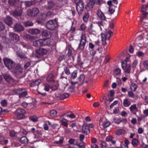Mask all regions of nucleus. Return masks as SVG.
Instances as JSON below:
<instances>
[{
  "mask_svg": "<svg viewBox=\"0 0 148 148\" xmlns=\"http://www.w3.org/2000/svg\"><path fill=\"white\" fill-rule=\"evenodd\" d=\"M137 61L136 60H135L134 61L132 64V68L133 71L136 68V66L137 64Z\"/></svg>",
  "mask_w": 148,
  "mask_h": 148,
  "instance_id": "60",
  "label": "nucleus"
},
{
  "mask_svg": "<svg viewBox=\"0 0 148 148\" xmlns=\"http://www.w3.org/2000/svg\"><path fill=\"white\" fill-rule=\"evenodd\" d=\"M77 62L78 64L80 66H82L84 62L80 59L79 56H78L77 58Z\"/></svg>",
  "mask_w": 148,
  "mask_h": 148,
  "instance_id": "51",
  "label": "nucleus"
},
{
  "mask_svg": "<svg viewBox=\"0 0 148 148\" xmlns=\"http://www.w3.org/2000/svg\"><path fill=\"white\" fill-rule=\"evenodd\" d=\"M96 23H94L93 24L91 23L88 28L89 31H91L92 32H95V30L97 28Z\"/></svg>",
  "mask_w": 148,
  "mask_h": 148,
  "instance_id": "26",
  "label": "nucleus"
},
{
  "mask_svg": "<svg viewBox=\"0 0 148 148\" xmlns=\"http://www.w3.org/2000/svg\"><path fill=\"white\" fill-rule=\"evenodd\" d=\"M104 21L101 20L100 21L96 23V25H98L101 30H102V28H103L105 24V23L103 22V21Z\"/></svg>",
  "mask_w": 148,
  "mask_h": 148,
  "instance_id": "30",
  "label": "nucleus"
},
{
  "mask_svg": "<svg viewBox=\"0 0 148 148\" xmlns=\"http://www.w3.org/2000/svg\"><path fill=\"white\" fill-rule=\"evenodd\" d=\"M130 104V102L127 98H125L123 100V105L125 107H128Z\"/></svg>",
  "mask_w": 148,
  "mask_h": 148,
  "instance_id": "31",
  "label": "nucleus"
},
{
  "mask_svg": "<svg viewBox=\"0 0 148 148\" xmlns=\"http://www.w3.org/2000/svg\"><path fill=\"white\" fill-rule=\"evenodd\" d=\"M89 16L90 14L88 12L85 13L82 18L84 22L86 23L87 22Z\"/></svg>",
  "mask_w": 148,
  "mask_h": 148,
  "instance_id": "28",
  "label": "nucleus"
},
{
  "mask_svg": "<svg viewBox=\"0 0 148 148\" xmlns=\"http://www.w3.org/2000/svg\"><path fill=\"white\" fill-rule=\"evenodd\" d=\"M47 51V49L43 48H40L35 51L36 57L38 58H40L41 56L45 55Z\"/></svg>",
  "mask_w": 148,
  "mask_h": 148,
  "instance_id": "8",
  "label": "nucleus"
},
{
  "mask_svg": "<svg viewBox=\"0 0 148 148\" xmlns=\"http://www.w3.org/2000/svg\"><path fill=\"white\" fill-rule=\"evenodd\" d=\"M39 10L37 8L29 9L27 11V15L29 16L34 17L36 16L39 12Z\"/></svg>",
  "mask_w": 148,
  "mask_h": 148,
  "instance_id": "9",
  "label": "nucleus"
},
{
  "mask_svg": "<svg viewBox=\"0 0 148 148\" xmlns=\"http://www.w3.org/2000/svg\"><path fill=\"white\" fill-rule=\"evenodd\" d=\"M24 38L25 39L28 40H30L31 39V36L29 34H27L26 35H25L24 36Z\"/></svg>",
  "mask_w": 148,
  "mask_h": 148,
  "instance_id": "61",
  "label": "nucleus"
},
{
  "mask_svg": "<svg viewBox=\"0 0 148 148\" xmlns=\"http://www.w3.org/2000/svg\"><path fill=\"white\" fill-rule=\"evenodd\" d=\"M56 114L57 112L55 110H51L50 112V115L52 117H54L56 116Z\"/></svg>",
  "mask_w": 148,
  "mask_h": 148,
  "instance_id": "45",
  "label": "nucleus"
},
{
  "mask_svg": "<svg viewBox=\"0 0 148 148\" xmlns=\"http://www.w3.org/2000/svg\"><path fill=\"white\" fill-rule=\"evenodd\" d=\"M148 6L147 5H143L141 6V12H144L146 11L147 8Z\"/></svg>",
  "mask_w": 148,
  "mask_h": 148,
  "instance_id": "54",
  "label": "nucleus"
},
{
  "mask_svg": "<svg viewBox=\"0 0 148 148\" xmlns=\"http://www.w3.org/2000/svg\"><path fill=\"white\" fill-rule=\"evenodd\" d=\"M29 118L30 120L34 122H37L38 121L37 116L34 115L29 116Z\"/></svg>",
  "mask_w": 148,
  "mask_h": 148,
  "instance_id": "38",
  "label": "nucleus"
},
{
  "mask_svg": "<svg viewBox=\"0 0 148 148\" xmlns=\"http://www.w3.org/2000/svg\"><path fill=\"white\" fill-rule=\"evenodd\" d=\"M86 41V37L85 35L82 34L81 37L80 43L77 48V49L80 51L84 50Z\"/></svg>",
  "mask_w": 148,
  "mask_h": 148,
  "instance_id": "6",
  "label": "nucleus"
},
{
  "mask_svg": "<svg viewBox=\"0 0 148 148\" xmlns=\"http://www.w3.org/2000/svg\"><path fill=\"white\" fill-rule=\"evenodd\" d=\"M79 81L81 83H83L85 79V76L83 74H81L78 78Z\"/></svg>",
  "mask_w": 148,
  "mask_h": 148,
  "instance_id": "39",
  "label": "nucleus"
},
{
  "mask_svg": "<svg viewBox=\"0 0 148 148\" xmlns=\"http://www.w3.org/2000/svg\"><path fill=\"white\" fill-rule=\"evenodd\" d=\"M29 33L33 35H38L41 32V30L38 28H30L28 30Z\"/></svg>",
  "mask_w": 148,
  "mask_h": 148,
  "instance_id": "12",
  "label": "nucleus"
},
{
  "mask_svg": "<svg viewBox=\"0 0 148 148\" xmlns=\"http://www.w3.org/2000/svg\"><path fill=\"white\" fill-rule=\"evenodd\" d=\"M75 2L78 14L80 16L84 11V4L83 0H75Z\"/></svg>",
  "mask_w": 148,
  "mask_h": 148,
  "instance_id": "3",
  "label": "nucleus"
},
{
  "mask_svg": "<svg viewBox=\"0 0 148 148\" xmlns=\"http://www.w3.org/2000/svg\"><path fill=\"white\" fill-rule=\"evenodd\" d=\"M129 109L133 114L136 115V112L138 111V109L137 108L136 105L135 104H134L132 105L129 108Z\"/></svg>",
  "mask_w": 148,
  "mask_h": 148,
  "instance_id": "21",
  "label": "nucleus"
},
{
  "mask_svg": "<svg viewBox=\"0 0 148 148\" xmlns=\"http://www.w3.org/2000/svg\"><path fill=\"white\" fill-rule=\"evenodd\" d=\"M25 113L26 111L20 108L17 109L15 112L17 119L19 120L22 119L25 117L24 114Z\"/></svg>",
  "mask_w": 148,
  "mask_h": 148,
  "instance_id": "7",
  "label": "nucleus"
},
{
  "mask_svg": "<svg viewBox=\"0 0 148 148\" xmlns=\"http://www.w3.org/2000/svg\"><path fill=\"white\" fill-rule=\"evenodd\" d=\"M73 86H71L68 88L69 91L71 93L75 91L74 87Z\"/></svg>",
  "mask_w": 148,
  "mask_h": 148,
  "instance_id": "63",
  "label": "nucleus"
},
{
  "mask_svg": "<svg viewBox=\"0 0 148 148\" xmlns=\"http://www.w3.org/2000/svg\"><path fill=\"white\" fill-rule=\"evenodd\" d=\"M120 119L118 118H115L114 119V122L115 123L118 125L120 123Z\"/></svg>",
  "mask_w": 148,
  "mask_h": 148,
  "instance_id": "57",
  "label": "nucleus"
},
{
  "mask_svg": "<svg viewBox=\"0 0 148 148\" xmlns=\"http://www.w3.org/2000/svg\"><path fill=\"white\" fill-rule=\"evenodd\" d=\"M111 123L109 121L104 122L103 123V126L104 128H106L110 126Z\"/></svg>",
  "mask_w": 148,
  "mask_h": 148,
  "instance_id": "46",
  "label": "nucleus"
},
{
  "mask_svg": "<svg viewBox=\"0 0 148 148\" xmlns=\"http://www.w3.org/2000/svg\"><path fill=\"white\" fill-rule=\"evenodd\" d=\"M143 65L146 69H148V60H146L144 62Z\"/></svg>",
  "mask_w": 148,
  "mask_h": 148,
  "instance_id": "64",
  "label": "nucleus"
},
{
  "mask_svg": "<svg viewBox=\"0 0 148 148\" xmlns=\"http://www.w3.org/2000/svg\"><path fill=\"white\" fill-rule=\"evenodd\" d=\"M22 10H17L16 9L13 11L11 14V15L14 17H16L21 16L22 14Z\"/></svg>",
  "mask_w": 148,
  "mask_h": 148,
  "instance_id": "17",
  "label": "nucleus"
},
{
  "mask_svg": "<svg viewBox=\"0 0 148 148\" xmlns=\"http://www.w3.org/2000/svg\"><path fill=\"white\" fill-rule=\"evenodd\" d=\"M64 138L62 137H61L59 138L58 141H55L54 143L56 144H62L63 142Z\"/></svg>",
  "mask_w": 148,
  "mask_h": 148,
  "instance_id": "47",
  "label": "nucleus"
},
{
  "mask_svg": "<svg viewBox=\"0 0 148 148\" xmlns=\"http://www.w3.org/2000/svg\"><path fill=\"white\" fill-rule=\"evenodd\" d=\"M8 2L11 6L13 7L16 9L19 8L21 3L19 0H8Z\"/></svg>",
  "mask_w": 148,
  "mask_h": 148,
  "instance_id": "10",
  "label": "nucleus"
},
{
  "mask_svg": "<svg viewBox=\"0 0 148 148\" xmlns=\"http://www.w3.org/2000/svg\"><path fill=\"white\" fill-rule=\"evenodd\" d=\"M24 89L23 88H18L14 89L13 91L15 93L17 94H19Z\"/></svg>",
  "mask_w": 148,
  "mask_h": 148,
  "instance_id": "40",
  "label": "nucleus"
},
{
  "mask_svg": "<svg viewBox=\"0 0 148 148\" xmlns=\"http://www.w3.org/2000/svg\"><path fill=\"white\" fill-rule=\"evenodd\" d=\"M100 145H101V147L106 148L107 147L108 145L104 141H101L100 142Z\"/></svg>",
  "mask_w": 148,
  "mask_h": 148,
  "instance_id": "53",
  "label": "nucleus"
},
{
  "mask_svg": "<svg viewBox=\"0 0 148 148\" xmlns=\"http://www.w3.org/2000/svg\"><path fill=\"white\" fill-rule=\"evenodd\" d=\"M77 72L76 71H74L71 75V79H74L75 78L77 77Z\"/></svg>",
  "mask_w": 148,
  "mask_h": 148,
  "instance_id": "48",
  "label": "nucleus"
},
{
  "mask_svg": "<svg viewBox=\"0 0 148 148\" xmlns=\"http://www.w3.org/2000/svg\"><path fill=\"white\" fill-rule=\"evenodd\" d=\"M9 36L12 40H15L16 42L18 41L20 39L19 36L18 35L13 33H10Z\"/></svg>",
  "mask_w": 148,
  "mask_h": 148,
  "instance_id": "20",
  "label": "nucleus"
},
{
  "mask_svg": "<svg viewBox=\"0 0 148 148\" xmlns=\"http://www.w3.org/2000/svg\"><path fill=\"white\" fill-rule=\"evenodd\" d=\"M3 61L5 66L10 70L13 69L15 64L13 60L7 57L4 58Z\"/></svg>",
  "mask_w": 148,
  "mask_h": 148,
  "instance_id": "5",
  "label": "nucleus"
},
{
  "mask_svg": "<svg viewBox=\"0 0 148 148\" xmlns=\"http://www.w3.org/2000/svg\"><path fill=\"white\" fill-rule=\"evenodd\" d=\"M46 18V14H43L39 16L38 18V19H39V21H45Z\"/></svg>",
  "mask_w": 148,
  "mask_h": 148,
  "instance_id": "34",
  "label": "nucleus"
},
{
  "mask_svg": "<svg viewBox=\"0 0 148 148\" xmlns=\"http://www.w3.org/2000/svg\"><path fill=\"white\" fill-rule=\"evenodd\" d=\"M47 38L40 39V46H44L46 45H47L48 44L47 40Z\"/></svg>",
  "mask_w": 148,
  "mask_h": 148,
  "instance_id": "24",
  "label": "nucleus"
},
{
  "mask_svg": "<svg viewBox=\"0 0 148 148\" xmlns=\"http://www.w3.org/2000/svg\"><path fill=\"white\" fill-rule=\"evenodd\" d=\"M27 91H22L19 95V97L20 98L26 96L27 95Z\"/></svg>",
  "mask_w": 148,
  "mask_h": 148,
  "instance_id": "50",
  "label": "nucleus"
},
{
  "mask_svg": "<svg viewBox=\"0 0 148 148\" xmlns=\"http://www.w3.org/2000/svg\"><path fill=\"white\" fill-rule=\"evenodd\" d=\"M82 132L86 135L90 133V130L86 123L83 124L82 127Z\"/></svg>",
  "mask_w": 148,
  "mask_h": 148,
  "instance_id": "14",
  "label": "nucleus"
},
{
  "mask_svg": "<svg viewBox=\"0 0 148 148\" xmlns=\"http://www.w3.org/2000/svg\"><path fill=\"white\" fill-rule=\"evenodd\" d=\"M33 45L36 47H40V40L34 41L33 42Z\"/></svg>",
  "mask_w": 148,
  "mask_h": 148,
  "instance_id": "42",
  "label": "nucleus"
},
{
  "mask_svg": "<svg viewBox=\"0 0 148 148\" xmlns=\"http://www.w3.org/2000/svg\"><path fill=\"white\" fill-rule=\"evenodd\" d=\"M16 55L21 60L23 61L27 58L25 55L21 50L16 51Z\"/></svg>",
  "mask_w": 148,
  "mask_h": 148,
  "instance_id": "11",
  "label": "nucleus"
},
{
  "mask_svg": "<svg viewBox=\"0 0 148 148\" xmlns=\"http://www.w3.org/2000/svg\"><path fill=\"white\" fill-rule=\"evenodd\" d=\"M3 77L6 82H10L14 81V79L9 73H5L3 75Z\"/></svg>",
  "mask_w": 148,
  "mask_h": 148,
  "instance_id": "16",
  "label": "nucleus"
},
{
  "mask_svg": "<svg viewBox=\"0 0 148 148\" xmlns=\"http://www.w3.org/2000/svg\"><path fill=\"white\" fill-rule=\"evenodd\" d=\"M69 95L68 93H64L63 94L61 95L60 99L63 100L66 99L69 96Z\"/></svg>",
  "mask_w": 148,
  "mask_h": 148,
  "instance_id": "41",
  "label": "nucleus"
},
{
  "mask_svg": "<svg viewBox=\"0 0 148 148\" xmlns=\"http://www.w3.org/2000/svg\"><path fill=\"white\" fill-rule=\"evenodd\" d=\"M71 59V58L68 57L67 55H60L59 56L58 59L59 62H61L63 60H64L65 62H67Z\"/></svg>",
  "mask_w": 148,
  "mask_h": 148,
  "instance_id": "18",
  "label": "nucleus"
},
{
  "mask_svg": "<svg viewBox=\"0 0 148 148\" xmlns=\"http://www.w3.org/2000/svg\"><path fill=\"white\" fill-rule=\"evenodd\" d=\"M75 145L78 146L79 148H85V145L84 143L81 140H77L76 144Z\"/></svg>",
  "mask_w": 148,
  "mask_h": 148,
  "instance_id": "25",
  "label": "nucleus"
},
{
  "mask_svg": "<svg viewBox=\"0 0 148 148\" xmlns=\"http://www.w3.org/2000/svg\"><path fill=\"white\" fill-rule=\"evenodd\" d=\"M4 21L6 24L10 26L13 24V18L10 16H7L4 18Z\"/></svg>",
  "mask_w": 148,
  "mask_h": 148,
  "instance_id": "15",
  "label": "nucleus"
},
{
  "mask_svg": "<svg viewBox=\"0 0 148 148\" xmlns=\"http://www.w3.org/2000/svg\"><path fill=\"white\" fill-rule=\"evenodd\" d=\"M122 130L121 129H119L116 130L115 132L116 135H119L122 134Z\"/></svg>",
  "mask_w": 148,
  "mask_h": 148,
  "instance_id": "59",
  "label": "nucleus"
},
{
  "mask_svg": "<svg viewBox=\"0 0 148 148\" xmlns=\"http://www.w3.org/2000/svg\"><path fill=\"white\" fill-rule=\"evenodd\" d=\"M22 68L21 66V65L20 64H17L15 65L14 66V67L13 68V69H14L16 71Z\"/></svg>",
  "mask_w": 148,
  "mask_h": 148,
  "instance_id": "49",
  "label": "nucleus"
},
{
  "mask_svg": "<svg viewBox=\"0 0 148 148\" xmlns=\"http://www.w3.org/2000/svg\"><path fill=\"white\" fill-rule=\"evenodd\" d=\"M54 76L52 73L49 74L47 78V81L51 83H53L55 82L54 80H53Z\"/></svg>",
  "mask_w": 148,
  "mask_h": 148,
  "instance_id": "23",
  "label": "nucleus"
},
{
  "mask_svg": "<svg viewBox=\"0 0 148 148\" xmlns=\"http://www.w3.org/2000/svg\"><path fill=\"white\" fill-rule=\"evenodd\" d=\"M51 127L53 129H58L59 128L58 125L56 124L51 125Z\"/></svg>",
  "mask_w": 148,
  "mask_h": 148,
  "instance_id": "62",
  "label": "nucleus"
},
{
  "mask_svg": "<svg viewBox=\"0 0 148 148\" xmlns=\"http://www.w3.org/2000/svg\"><path fill=\"white\" fill-rule=\"evenodd\" d=\"M24 25L25 27H28L32 26L34 23L31 21H27L23 22Z\"/></svg>",
  "mask_w": 148,
  "mask_h": 148,
  "instance_id": "32",
  "label": "nucleus"
},
{
  "mask_svg": "<svg viewBox=\"0 0 148 148\" xmlns=\"http://www.w3.org/2000/svg\"><path fill=\"white\" fill-rule=\"evenodd\" d=\"M113 34V33L112 31L110 30H109L107 33H102L101 34L102 44L103 47L107 44L106 40H109L111 36H112L111 34L112 35Z\"/></svg>",
  "mask_w": 148,
  "mask_h": 148,
  "instance_id": "4",
  "label": "nucleus"
},
{
  "mask_svg": "<svg viewBox=\"0 0 148 148\" xmlns=\"http://www.w3.org/2000/svg\"><path fill=\"white\" fill-rule=\"evenodd\" d=\"M14 30L17 32H20L23 31L24 28L23 26L20 23H16L14 26Z\"/></svg>",
  "mask_w": 148,
  "mask_h": 148,
  "instance_id": "13",
  "label": "nucleus"
},
{
  "mask_svg": "<svg viewBox=\"0 0 148 148\" xmlns=\"http://www.w3.org/2000/svg\"><path fill=\"white\" fill-rule=\"evenodd\" d=\"M41 82V80L38 79L32 82L31 84V86L32 87L38 86Z\"/></svg>",
  "mask_w": 148,
  "mask_h": 148,
  "instance_id": "29",
  "label": "nucleus"
},
{
  "mask_svg": "<svg viewBox=\"0 0 148 148\" xmlns=\"http://www.w3.org/2000/svg\"><path fill=\"white\" fill-rule=\"evenodd\" d=\"M5 29L4 24L3 22L0 21V32L3 31Z\"/></svg>",
  "mask_w": 148,
  "mask_h": 148,
  "instance_id": "43",
  "label": "nucleus"
},
{
  "mask_svg": "<svg viewBox=\"0 0 148 148\" xmlns=\"http://www.w3.org/2000/svg\"><path fill=\"white\" fill-rule=\"evenodd\" d=\"M131 65L129 64L127 66V67L125 71V72L127 73H130V71L131 70Z\"/></svg>",
  "mask_w": 148,
  "mask_h": 148,
  "instance_id": "58",
  "label": "nucleus"
},
{
  "mask_svg": "<svg viewBox=\"0 0 148 148\" xmlns=\"http://www.w3.org/2000/svg\"><path fill=\"white\" fill-rule=\"evenodd\" d=\"M102 0H89L85 8L87 11H89L93 8L95 4L100 5L102 3Z\"/></svg>",
  "mask_w": 148,
  "mask_h": 148,
  "instance_id": "1",
  "label": "nucleus"
},
{
  "mask_svg": "<svg viewBox=\"0 0 148 148\" xmlns=\"http://www.w3.org/2000/svg\"><path fill=\"white\" fill-rule=\"evenodd\" d=\"M97 15L99 18L101 20L106 21V17L100 9H98V10Z\"/></svg>",
  "mask_w": 148,
  "mask_h": 148,
  "instance_id": "19",
  "label": "nucleus"
},
{
  "mask_svg": "<svg viewBox=\"0 0 148 148\" xmlns=\"http://www.w3.org/2000/svg\"><path fill=\"white\" fill-rule=\"evenodd\" d=\"M25 2H22V3H21L19 6H20L21 10H22L24 9H26L27 8V6L26 5Z\"/></svg>",
  "mask_w": 148,
  "mask_h": 148,
  "instance_id": "35",
  "label": "nucleus"
},
{
  "mask_svg": "<svg viewBox=\"0 0 148 148\" xmlns=\"http://www.w3.org/2000/svg\"><path fill=\"white\" fill-rule=\"evenodd\" d=\"M28 139L25 136H23L20 139V142L23 144H27L28 142Z\"/></svg>",
  "mask_w": 148,
  "mask_h": 148,
  "instance_id": "27",
  "label": "nucleus"
},
{
  "mask_svg": "<svg viewBox=\"0 0 148 148\" xmlns=\"http://www.w3.org/2000/svg\"><path fill=\"white\" fill-rule=\"evenodd\" d=\"M86 28V25L84 23L81 25L80 27V30L82 31H85Z\"/></svg>",
  "mask_w": 148,
  "mask_h": 148,
  "instance_id": "56",
  "label": "nucleus"
},
{
  "mask_svg": "<svg viewBox=\"0 0 148 148\" xmlns=\"http://www.w3.org/2000/svg\"><path fill=\"white\" fill-rule=\"evenodd\" d=\"M65 73L67 75H69L70 73V71L69 68L65 66L64 68Z\"/></svg>",
  "mask_w": 148,
  "mask_h": 148,
  "instance_id": "55",
  "label": "nucleus"
},
{
  "mask_svg": "<svg viewBox=\"0 0 148 148\" xmlns=\"http://www.w3.org/2000/svg\"><path fill=\"white\" fill-rule=\"evenodd\" d=\"M114 74L115 75H118L120 73L121 71L120 69L119 68H116L114 70Z\"/></svg>",
  "mask_w": 148,
  "mask_h": 148,
  "instance_id": "52",
  "label": "nucleus"
},
{
  "mask_svg": "<svg viewBox=\"0 0 148 148\" xmlns=\"http://www.w3.org/2000/svg\"><path fill=\"white\" fill-rule=\"evenodd\" d=\"M137 88V85L134 83H132L131 84L130 88L133 91H135Z\"/></svg>",
  "mask_w": 148,
  "mask_h": 148,
  "instance_id": "37",
  "label": "nucleus"
},
{
  "mask_svg": "<svg viewBox=\"0 0 148 148\" xmlns=\"http://www.w3.org/2000/svg\"><path fill=\"white\" fill-rule=\"evenodd\" d=\"M58 26V20L56 18L48 21L46 24L47 28L50 30H53L57 27Z\"/></svg>",
  "mask_w": 148,
  "mask_h": 148,
  "instance_id": "2",
  "label": "nucleus"
},
{
  "mask_svg": "<svg viewBox=\"0 0 148 148\" xmlns=\"http://www.w3.org/2000/svg\"><path fill=\"white\" fill-rule=\"evenodd\" d=\"M42 36L47 37L46 38H49L51 37V33L50 32L47 30L42 31Z\"/></svg>",
  "mask_w": 148,
  "mask_h": 148,
  "instance_id": "22",
  "label": "nucleus"
},
{
  "mask_svg": "<svg viewBox=\"0 0 148 148\" xmlns=\"http://www.w3.org/2000/svg\"><path fill=\"white\" fill-rule=\"evenodd\" d=\"M54 6V3L53 1H50L48 2L47 5L46 7L47 9H49L52 8Z\"/></svg>",
  "mask_w": 148,
  "mask_h": 148,
  "instance_id": "33",
  "label": "nucleus"
},
{
  "mask_svg": "<svg viewBox=\"0 0 148 148\" xmlns=\"http://www.w3.org/2000/svg\"><path fill=\"white\" fill-rule=\"evenodd\" d=\"M138 140L136 138H134L132 140V144L134 147H136L138 145Z\"/></svg>",
  "mask_w": 148,
  "mask_h": 148,
  "instance_id": "36",
  "label": "nucleus"
},
{
  "mask_svg": "<svg viewBox=\"0 0 148 148\" xmlns=\"http://www.w3.org/2000/svg\"><path fill=\"white\" fill-rule=\"evenodd\" d=\"M67 120L64 118L61 121V123L62 125H64V126L67 127L68 123Z\"/></svg>",
  "mask_w": 148,
  "mask_h": 148,
  "instance_id": "44",
  "label": "nucleus"
}]
</instances>
